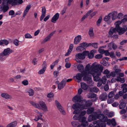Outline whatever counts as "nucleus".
Returning <instances> with one entry per match:
<instances>
[{
    "instance_id": "obj_1",
    "label": "nucleus",
    "mask_w": 127,
    "mask_h": 127,
    "mask_svg": "<svg viewBox=\"0 0 127 127\" xmlns=\"http://www.w3.org/2000/svg\"><path fill=\"white\" fill-rule=\"evenodd\" d=\"M103 68L101 65L95 62L91 66L89 64H87L85 67V70L88 74L92 75L95 81H97L99 80V76L102 72Z\"/></svg>"
},
{
    "instance_id": "obj_2",
    "label": "nucleus",
    "mask_w": 127,
    "mask_h": 127,
    "mask_svg": "<svg viewBox=\"0 0 127 127\" xmlns=\"http://www.w3.org/2000/svg\"><path fill=\"white\" fill-rule=\"evenodd\" d=\"M86 112H73V114L75 115L73 117L74 120H79V121L81 122V125L79 124V122L77 121H73L71 124L73 127H86L88 125V123L86 121V118L81 117L85 115Z\"/></svg>"
},
{
    "instance_id": "obj_3",
    "label": "nucleus",
    "mask_w": 127,
    "mask_h": 127,
    "mask_svg": "<svg viewBox=\"0 0 127 127\" xmlns=\"http://www.w3.org/2000/svg\"><path fill=\"white\" fill-rule=\"evenodd\" d=\"M107 117V120L106 121H104L102 118L100 120H98L93 122L94 125L90 124L88 127H105L106 124L105 122H107V123L109 125L111 124L113 126H115L116 125V123L115 119L113 118L111 120H108Z\"/></svg>"
},
{
    "instance_id": "obj_4",
    "label": "nucleus",
    "mask_w": 127,
    "mask_h": 127,
    "mask_svg": "<svg viewBox=\"0 0 127 127\" xmlns=\"http://www.w3.org/2000/svg\"><path fill=\"white\" fill-rule=\"evenodd\" d=\"M87 113L88 114H92L89 116L88 118V121L91 122L92 121L96 120L97 119H99V120L101 118L103 119L104 121H106L107 120V117L104 116V115L102 114H101L100 112H87Z\"/></svg>"
},
{
    "instance_id": "obj_5",
    "label": "nucleus",
    "mask_w": 127,
    "mask_h": 127,
    "mask_svg": "<svg viewBox=\"0 0 127 127\" xmlns=\"http://www.w3.org/2000/svg\"><path fill=\"white\" fill-rule=\"evenodd\" d=\"M83 74L84 76L83 80L85 81H87L90 86H93L94 83L92 79L91 76L85 72L83 73Z\"/></svg>"
},
{
    "instance_id": "obj_6",
    "label": "nucleus",
    "mask_w": 127,
    "mask_h": 127,
    "mask_svg": "<svg viewBox=\"0 0 127 127\" xmlns=\"http://www.w3.org/2000/svg\"><path fill=\"white\" fill-rule=\"evenodd\" d=\"M82 104L83 105V109H87L89 106L91 105L92 103L91 100H89L86 101L85 99L83 100L82 101Z\"/></svg>"
},
{
    "instance_id": "obj_7",
    "label": "nucleus",
    "mask_w": 127,
    "mask_h": 127,
    "mask_svg": "<svg viewBox=\"0 0 127 127\" xmlns=\"http://www.w3.org/2000/svg\"><path fill=\"white\" fill-rule=\"evenodd\" d=\"M83 105L82 104L80 103H76L74 104L72 106V108L75 110H83V109L82 108Z\"/></svg>"
},
{
    "instance_id": "obj_8",
    "label": "nucleus",
    "mask_w": 127,
    "mask_h": 127,
    "mask_svg": "<svg viewBox=\"0 0 127 127\" xmlns=\"http://www.w3.org/2000/svg\"><path fill=\"white\" fill-rule=\"evenodd\" d=\"M88 52L86 51L82 53H78L75 55L76 58L77 59H83L85 58L86 54L88 53Z\"/></svg>"
},
{
    "instance_id": "obj_9",
    "label": "nucleus",
    "mask_w": 127,
    "mask_h": 127,
    "mask_svg": "<svg viewBox=\"0 0 127 127\" xmlns=\"http://www.w3.org/2000/svg\"><path fill=\"white\" fill-rule=\"evenodd\" d=\"M82 98L81 95H77L73 97L72 100L75 102H81L80 103L82 104Z\"/></svg>"
},
{
    "instance_id": "obj_10",
    "label": "nucleus",
    "mask_w": 127,
    "mask_h": 127,
    "mask_svg": "<svg viewBox=\"0 0 127 127\" xmlns=\"http://www.w3.org/2000/svg\"><path fill=\"white\" fill-rule=\"evenodd\" d=\"M1 96L3 98L6 99L11 100L12 99V96L6 93H2Z\"/></svg>"
},
{
    "instance_id": "obj_11",
    "label": "nucleus",
    "mask_w": 127,
    "mask_h": 127,
    "mask_svg": "<svg viewBox=\"0 0 127 127\" xmlns=\"http://www.w3.org/2000/svg\"><path fill=\"white\" fill-rule=\"evenodd\" d=\"M84 72L88 73V72L86 71L85 69V71L83 72L82 74L80 73L77 74L75 76H74V78H75L76 79H77L78 80V82H79L81 80L83 76V77H84L83 73Z\"/></svg>"
},
{
    "instance_id": "obj_12",
    "label": "nucleus",
    "mask_w": 127,
    "mask_h": 127,
    "mask_svg": "<svg viewBox=\"0 0 127 127\" xmlns=\"http://www.w3.org/2000/svg\"><path fill=\"white\" fill-rule=\"evenodd\" d=\"M117 12L116 11H112L109 13L112 20L114 21L117 19Z\"/></svg>"
},
{
    "instance_id": "obj_13",
    "label": "nucleus",
    "mask_w": 127,
    "mask_h": 127,
    "mask_svg": "<svg viewBox=\"0 0 127 127\" xmlns=\"http://www.w3.org/2000/svg\"><path fill=\"white\" fill-rule=\"evenodd\" d=\"M12 52V51L9 48L5 49L1 53L6 56H8L9 54Z\"/></svg>"
},
{
    "instance_id": "obj_14",
    "label": "nucleus",
    "mask_w": 127,
    "mask_h": 127,
    "mask_svg": "<svg viewBox=\"0 0 127 127\" xmlns=\"http://www.w3.org/2000/svg\"><path fill=\"white\" fill-rule=\"evenodd\" d=\"M107 94L106 92H104L100 95L99 98L101 101H105L107 99Z\"/></svg>"
},
{
    "instance_id": "obj_15",
    "label": "nucleus",
    "mask_w": 127,
    "mask_h": 127,
    "mask_svg": "<svg viewBox=\"0 0 127 127\" xmlns=\"http://www.w3.org/2000/svg\"><path fill=\"white\" fill-rule=\"evenodd\" d=\"M41 15L40 17V20L41 21L45 17L46 14V8L44 6L42 7Z\"/></svg>"
},
{
    "instance_id": "obj_16",
    "label": "nucleus",
    "mask_w": 127,
    "mask_h": 127,
    "mask_svg": "<svg viewBox=\"0 0 127 127\" xmlns=\"http://www.w3.org/2000/svg\"><path fill=\"white\" fill-rule=\"evenodd\" d=\"M55 31L51 33L48 35L42 41V43H44L48 41H49L51 37L53 35Z\"/></svg>"
},
{
    "instance_id": "obj_17",
    "label": "nucleus",
    "mask_w": 127,
    "mask_h": 127,
    "mask_svg": "<svg viewBox=\"0 0 127 127\" xmlns=\"http://www.w3.org/2000/svg\"><path fill=\"white\" fill-rule=\"evenodd\" d=\"M55 104L59 110L60 111H64V110L59 102L57 100L55 101Z\"/></svg>"
},
{
    "instance_id": "obj_18",
    "label": "nucleus",
    "mask_w": 127,
    "mask_h": 127,
    "mask_svg": "<svg viewBox=\"0 0 127 127\" xmlns=\"http://www.w3.org/2000/svg\"><path fill=\"white\" fill-rule=\"evenodd\" d=\"M117 32H118L119 35H121L124 33L127 30L126 29L122 28L120 27L116 28Z\"/></svg>"
},
{
    "instance_id": "obj_19",
    "label": "nucleus",
    "mask_w": 127,
    "mask_h": 127,
    "mask_svg": "<svg viewBox=\"0 0 127 127\" xmlns=\"http://www.w3.org/2000/svg\"><path fill=\"white\" fill-rule=\"evenodd\" d=\"M104 20L108 24H109L111 23L112 21L111 17L110 15H109V13L104 18Z\"/></svg>"
},
{
    "instance_id": "obj_20",
    "label": "nucleus",
    "mask_w": 127,
    "mask_h": 127,
    "mask_svg": "<svg viewBox=\"0 0 127 127\" xmlns=\"http://www.w3.org/2000/svg\"><path fill=\"white\" fill-rule=\"evenodd\" d=\"M93 11V9H91L88 11L83 16L81 19V21H83L85 19L87 18L88 16L90 15V14L92 13Z\"/></svg>"
},
{
    "instance_id": "obj_21",
    "label": "nucleus",
    "mask_w": 127,
    "mask_h": 127,
    "mask_svg": "<svg viewBox=\"0 0 127 127\" xmlns=\"http://www.w3.org/2000/svg\"><path fill=\"white\" fill-rule=\"evenodd\" d=\"M59 14L58 13H56L52 18L51 21L54 23H56L57 20L59 19Z\"/></svg>"
},
{
    "instance_id": "obj_22",
    "label": "nucleus",
    "mask_w": 127,
    "mask_h": 127,
    "mask_svg": "<svg viewBox=\"0 0 127 127\" xmlns=\"http://www.w3.org/2000/svg\"><path fill=\"white\" fill-rule=\"evenodd\" d=\"M5 4H11L12 5H14L17 4V2L16 0H7Z\"/></svg>"
},
{
    "instance_id": "obj_23",
    "label": "nucleus",
    "mask_w": 127,
    "mask_h": 127,
    "mask_svg": "<svg viewBox=\"0 0 127 127\" xmlns=\"http://www.w3.org/2000/svg\"><path fill=\"white\" fill-rule=\"evenodd\" d=\"M82 39L81 35H78L74 39V43L75 44H78L81 41Z\"/></svg>"
},
{
    "instance_id": "obj_24",
    "label": "nucleus",
    "mask_w": 127,
    "mask_h": 127,
    "mask_svg": "<svg viewBox=\"0 0 127 127\" xmlns=\"http://www.w3.org/2000/svg\"><path fill=\"white\" fill-rule=\"evenodd\" d=\"M86 51L88 53L86 54V55H88V57L89 59L92 58L94 56V54L96 52V50H92L90 53L88 51Z\"/></svg>"
},
{
    "instance_id": "obj_25",
    "label": "nucleus",
    "mask_w": 127,
    "mask_h": 127,
    "mask_svg": "<svg viewBox=\"0 0 127 127\" xmlns=\"http://www.w3.org/2000/svg\"><path fill=\"white\" fill-rule=\"evenodd\" d=\"M26 93H28L30 96H32L34 94V90L30 88L26 89L25 90Z\"/></svg>"
},
{
    "instance_id": "obj_26",
    "label": "nucleus",
    "mask_w": 127,
    "mask_h": 127,
    "mask_svg": "<svg viewBox=\"0 0 127 127\" xmlns=\"http://www.w3.org/2000/svg\"><path fill=\"white\" fill-rule=\"evenodd\" d=\"M43 65H44V66L42 68V69L40 70L38 72L39 74H43L46 69V67L45 65L46 64L45 62H44L43 63Z\"/></svg>"
},
{
    "instance_id": "obj_27",
    "label": "nucleus",
    "mask_w": 127,
    "mask_h": 127,
    "mask_svg": "<svg viewBox=\"0 0 127 127\" xmlns=\"http://www.w3.org/2000/svg\"><path fill=\"white\" fill-rule=\"evenodd\" d=\"M30 103L32 106L39 109H41V107L40 106L39 103H37L32 101H30Z\"/></svg>"
},
{
    "instance_id": "obj_28",
    "label": "nucleus",
    "mask_w": 127,
    "mask_h": 127,
    "mask_svg": "<svg viewBox=\"0 0 127 127\" xmlns=\"http://www.w3.org/2000/svg\"><path fill=\"white\" fill-rule=\"evenodd\" d=\"M39 103L40 106L41 107V108L44 109H47V106L45 103L43 101H41L39 102Z\"/></svg>"
},
{
    "instance_id": "obj_29",
    "label": "nucleus",
    "mask_w": 127,
    "mask_h": 127,
    "mask_svg": "<svg viewBox=\"0 0 127 127\" xmlns=\"http://www.w3.org/2000/svg\"><path fill=\"white\" fill-rule=\"evenodd\" d=\"M81 88L84 90H87L88 88V86L84 82L81 83Z\"/></svg>"
},
{
    "instance_id": "obj_30",
    "label": "nucleus",
    "mask_w": 127,
    "mask_h": 127,
    "mask_svg": "<svg viewBox=\"0 0 127 127\" xmlns=\"http://www.w3.org/2000/svg\"><path fill=\"white\" fill-rule=\"evenodd\" d=\"M127 84H124L122 85V88H123V92L124 93H126L127 92Z\"/></svg>"
},
{
    "instance_id": "obj_31",
    "label": "nucleus",
    "mask_w": 127,
    "mask_h": 127,
    "mask_svg": "<svg viewBox=\"0 0 127 127\" xmlns=\"http://www.w3.org/2000/svg\"><path fill=\"white\" fill-rule=\"evenodd\" d=\"M31 7L30 5H28L27 6L26 9L24 11L23 15V17H25L26 16Z\"/></svg>"
},
{
    "instance_id": "obj_32",
    "label": "nucleus",
    "mask_w": 127,
    "mask_h": 127,
    "mask_svg": "<svg viewBox=\"0 0 127 127\" xmlns=\"http://www.w3.org/2000/svg\"><path fill=\"white\" fill-rule=\"evenodd\" d=\"M87 97L89 98H95L96 97V95L94 93H90L87 95Z\"/></svg>"
},
{
    "instance_id": "obj_33",
    "label": "nucleus",
    "mask_w": 127,
    "mask_h": 127,
    "mask_svg": "<svg viewBox=\"0 0 127 127\" xmlns=\"http://www.w3.org/2000/svg\"><path fill=\"white\" fill-rule=\"evenodd\" d=\"M126 103L124 101H123L121 102L119 105V108L120 109H124L126 106Z\"/></svg>"
},
{
    "instance_id": "obj_34",
    "label": "nucleus",
    "mask_w": 127,
    "mask_h": 127,
    "mask_svg": "<svg viewBox=\"0 0 127 127\" xmlns=\"http://www.w3.org/2000/svg\"><path fill=\"white\" fill-rule=\"evenodd\" d=\"M3 5V12H6L8 9L9 7L8 5L7 4H2Z\"/></svg>"
},
{
    "instance_id": "obj_35",
    "label": "nucleus",
    "mask_w": 127,
    "mask_h": 127,
    "mask_svg": "<svg viewBox=\"0 0 127 127\" xmlns=\"http://www.w3.org/2000/svg\"><path fill=\"white\" fill-rule=\"evenodd\" d=\"M99 90L96 87H94L91 88L90 91L91 92H93L96 93L99 91Z\"/></svg>"
},
{
    "instance_id": "obj_36",
    "label": "nucleus",
    "mask_w": 127,
    "mask_h": 127,
    "mask_svg": "<svg viewBox=\"0 0 127 127\" xmlns=\"http://www.w3.org/2000/svg\"><path fill=\"white\" fill-rule=\"evenodd\" d=\"M117 32L116 28H115L112 27L111 28L109 33L110 35H112L114 32Z\"/></svg>"
},
{
    "instance_id": "obj_37",
    "label": "nucleus",
    "mask_w": 127,
    "mask_h": 127,
    "mask_svg": "<svg viewBox=\"0 0 127 127\" xmlns=\"http://www.w3.org/2000/svg\"><path fill=\"white\" fill-rule=\"evenodd\" d=\"M8 41L6 39H4L0 41V45L4 44L6 45L8 44Z\"/></svg>"
},
{
    "instance_id": "obj_38",
    "label": "nucleus",
    "mask_w": 127,
    "mask_h": 127,
    "mask_svg": "<svg viewBox=\"0 0 127 127\" xmlns=\"http://www.w3.org/2000/svg\"><path fill=\"white\" fill-rule=\"evenodd\" d=\"M105 112L104 113L109 118L112 117L114 115V114L112 112H110L109 113L108 112Z\"/></svg>"
},
{
    "instance_id": "obj_39",
    "label": "nucleus",
    "mask_w": 127,
    "mask_h": 127,
    "mask_svg": "<svg viewBox=\"0 0 127 127\" xmlns=\"http://www.w3.org/2000/svg\"><path fill=\"white\" fill-rule=\"evenodd\" d=\"M17 125V123L14 122L8 125L6 127H15Z\"/></svg>"
},
{
    "instance_id": "obj_40",
    "label": "nucleus",
    "mask_w": 127,
    "mask_h": 127,
    "mask_svg": "<svg viewBox=\"0 0 127 127\" xmlns=\"http://www.w3.org/2000/svg\"><path fill=\"white\" fill-rule=\"evenodd\" d=\"M78 69L80 72H82L84 70V67L82 65L79 64L77 66Z\"/></svg>"
},
{
    "instance_id": "obj_41",
    "label": "nucleus",
    "mask_w": 127,
    "mask_h": 127,
    "mask_svg": "<svg viewBox=\"0 0 127 127\" xmlns=\"http://www.w3.org/2000/svg\"><path fill=\"white\" fill-rule=\"evenodd\" d=\"M80 45L82 46L84 49L85 48L88 47L89 46V44L85 42H84L80 43Z\"/></svg>"
},
{
    "instance_id": "obj_42",
    "label": "nucleus",
    "mask_w": 127,
    "mask_h": 127,
    "mask_svg": "<svg viewBox=\"0 0 127 127\" xmlns=\"http://www.w3.org/2000/svg\"><path fill=\"white\" fill-rule=\"evenodd\" d=\"M106 47V46H102L100 47L98 49L99 52L101 54H103L104 53L105 50L103 49H101V48H104Z\"/></svg>"
},
{
    "instance_id": "obj_43",
    "label": "nucleus",
    "mask_w": 127,
    "mask_h": 127,
    "mask_svg": "<svg viewBox=\"0 0 127 127\" xmlns=\"http://www.w3.org/2000/svg\"><path fill=\"white\" fill-rule=\"evenodd\" d=\"M6 56L1 53L0 55V61L1 62L3 61L6 59Z\"/></svg>"
},
{
    "instance_id": "obj_44",
    "label": "nucleus",
    "mask_w": 127,
    "mask_h": 127,
    "mask_svg": "<svg viewBox=\"0 0 127 127\" xmlns=\"http://www.w3.org/2000/svg\"><path fill=\"white\" fill-rule=\"evenodd\" d=\"M89 33L90 36L91 37H93L94 35V33L93 32V30L92 28H91L89 31Z\"/></svg>"
},
{
    "instance_id": "obj_45",
    "label": "nucleus",
    "mask_w": 127,
    "mask_h": 127,
    "mask_svg": "<svg viewBox=\"0 0 127 127\" xmlns=\"http://www.w3.org/2000/svg\"><path fill=\"white\" fill-rule=\"evenodd\" d=\"M37 117H36L35 119L34 120L36 121H37L38 120L41 119L42 116V113L39 112H38Z\"/></svg>"
},
{
    "instance_id": "obj_46",
    "label": "nucleus",
    "mask_w": 127,
    "mask_h": 127,
    "mask_svg": "<svg viewBox=\"0 0 127 127\" xmlns=\"http://www.w3.org/2000/svg\"><path fill=\"white\" fill-rule=\"evenodd\" d=\"M102 83L103 84H105L107 81L106 77L105 76H104L102 77V79L100 80Z\"/></svg>"
},
{
    "instance_id": "obj_47",
    "label": "nucleus",
    "mask_w": 127,
    "mask_h": 127,
    "mask_svg": "<svg viewBox=\"0 0 127 127\" xmlns=\"http://www.w3.org/2000/svg\"><path fill=\"white\" fill-rule=\"evenodd\" d=\"M122 23L121 20L118 21L116 22L115 23V24L116 26L115 28H116L119 27V25L121 24Z\"/></svg>"
},
{
    "instance_id": "obj_48",
    "label": "nucleus",
    "mask_w": 127,
    "mask_h": 127,
    "mask_svg": "<svg viewBox=\"0 0 127 127\" xmlns=\"http://www.w3.org/2000/svg\"><path fill=\"white\" fill-rule=\"evenodd\" d=\"M116 79L117 81L120 82L121 83H124L125 81V79L124 78H121L120 77L117 78Z\"/></svg>"
},
{
    "instance_id": "obj_49",
    "label": "nucleus",
    "mask_w": 127,
    "mask_h": 127,
    "mask_svg": "<svg viewBox=\"0 0 127 127\" xmlns=\"http://www.w3.org/2000/svg\"><path fill=\"white\" fill-rule=\"evenodd\" d=\"M114 95V92L112 91L110 92L108 95V97L109 98H111L113 97Z\"/></svg>"
},
{
    "instance_id": "obj_50",
    "label": "nucleus",
    "mask_w": 127,
    "mask_h": 127,
    "mask_svg": "<svg viewBox=\"0 0 127 127\" xmlns=\"http://www.w3.org/2000/svg\"><path fill=\"white\" fill-rule=\"evenodd\" d=\"M84 48L81 45L77 47L76 48V50L78 52H80L83 50Z\"/></svg>"
},
{
    "instance_id": "obj_51",
    "label": "nucleus",
    "mask_w": 127,
    "mask_h": 127,
    "mask_svg": "<svg viewBox=\"0 0 127 127\" xmlns=\"http://www.w3.org/2000/svg\"><path fill=\"white\" fill-rule=\"evenodd\" d=\"M64 86H65L60 83L58 85V89L59 90H61L62 89Z\"/></svg>"
},
{
    "instance_id": "obj_52",
    "label": "nucleus",
    "mask_w": 127,
    "mask_h": 127,
    "mask_svg": "<svg viewBox=\"0 0 127 127\" xmlns=\"http://www.w3.org/2000/svg\"><path fill=\"white\" fill-rule=\"evenodd\" d=\"M121 21L123 23H124L127 21V15H125L124 16L123 19H122Z\"/></svg>"
},
{
    "instance_id": "obj_53",
    "label": "nucleus",
    "mask_w": 127,
    "mask_h": 127,
    "mask_svg": "<svg viewBox=\"0 0 127 127\" xmlns=\"http://www.w3.org/2000/svg\"><path fill=\"white\" fill-rule=\"evenodd\" d=\"M123 16V14L122 13H120L117 14V19H121L122 18Z\"/></svg>"
},
{
    "instance_id": "obj_54",
    "label": "nucleus",
    "mask_w": 127,
    "mask_h": 127,
    "mask_svg": "<svg viewBox=\"0 0 127 127\" xmlns=\"http://www.w3.org/2000/svg\"><path fill=\"white\" fill-rule=\"evenodd\" d=\"M25 37L27 38H32V36L29 33H27L25 35Z\"/></svg>"
},
{
    "instance_id": "obj_55",
    "label": "nucleus",
    "mask_w": 127,
    "mask_h": 127,
    "mask_svg": "<svg viewBox=\"0 0 127 127\" xmlns=\"http://www.w3.org/2000/svg\"><path fill=\"white\" fill-rule=\"evenodd\" d=\"M114 101V99L113 98H109L107 100V103L110 104L113 103Z\"/></svg>"
},
{
    "instance_id": "obj_56",
    "label": "nucleus",
    "mask_w": 127,
    "mask_h": 127,
    "mask_svg": "<svg viewBox=\"0 0 127 127\" xmlns=\"http://www.w3.org/2000/svg\"><path fill=\"white\" fill-rule=\"evenodd\" d=\"M22 83L23 85L25 86H27L29 84L28 81L27 80H25L23 81Z\"/></svg>"
},
{
    "instance_id": "obj_57",
    "label": "nucleus",
    "mask_w": 127,
    "mask_h": 127,
    "mask_svg": "<svg viewBox=\"0 0 127 127\" xmlns=\"http://www.w3.org/2000/svg\"><path fill=\"white\" fill-rule=\"evenodd\" d=\"M112 42H110L108 44V50L109 51L111 50L112 49Z\"/></svg>"
},
{
    "instance_id": "obj_58",
    "label": "nucleus",
    "mask_w": 127,
    "mask_h": 127,
    "mask_svg": "<svg viewBox=\"0 0 127 127\" xmlns=\"http://www.w3.org/2000/svg\"><path fill=\"white\" fill-rule=\"evenodd\" d=\"M102 64L104 66H108L109 65V64L108 62H106L105 61H103Z\"/></svg>"
},
{
    "instance_id": "obj_59",
    "label": "nucleus",
    "mask_w": 127,
    "mask_h": 127,
    "mask_svg": "<svg viewBox=\"0 0 127 127\" xmlns=\"http://www.w3.org/2000/svg\"><path fill=\"white\" fill-rule=\"evenodd\" d=\"M95 58L97 59H100L102 57V56L101 54H97L95 55Z\"/></svg>"
},
{
    "instance_id": "obj_60",
    "label": "nucleus",
    "mask_w": 127,
    "mask_h": 127,
    "mask_svg": "<svg viewBox=\"0 0 127 127\" xmlns=\"http://www.w3.org/2000/svg\"><path fill=\"white\" fill-rule=\"evenodd\" d=\"M110 53V55H109L111 58H114L115 57V55L114 52L112 51Z\"/></svg>"
},
{
    "instance_id": "obj_61",
    "label": "nucleus",
    "mask_w": 127,
    "mask_h": 127,
    "mask_svg": "<svg viewBox=\"0 0 127 127\" xmlns=\"http://www.w3.org/2000/svg\"><path fill=\"white\" fill-rule=\"evenodd\" d=\"M19 41L17 39H15L13 41V43L16 46H18L19 45Z\"/></svg>"
},
{
    "instance_id": "obj_62",
    "label": "nucleus",
    "mask_w": 127,
    "mask_h": 127,
    "mask_svg": "<svg viewBox=\"0 0 127 127\" xmlns=\"http://www.w3.org/2000/svg\"><path fill=\"white\" fill-rule=\"evenodd\" d=\"M97 13V11H95L93 12L92 13H91L90 14V15L91 17H92L94 16Z\"/></svg>"
},
{
    "instance_id": "obj_63",
    "label": "nucleus",
    "mask_w": 127,
    "mask_h": 127,
    "mask_svg": "<svg viewBox=\"0 0 127 127\" xmlns=\"http://www.w3.org/2000/svg\"><path fill=\"white\" fill-rule=\"evenodd\" d=\"M112 48L114 50L116 49L117 48V46L113 42H112Z\"/></svg>"
},
{
    "instance_id": "obj_64",
    "label": "nucleus",
    "mask_w": 127,
    "mask_h": 127,
    "mask_svg": "<svg viewBox=\"0 0 127 127\" xmlns=\"http://www.w3.org/2000/svg\"><path fill=\"white\" fill-rule=\"evenodd\" d=\"M54 95L52 93H50L48 94L47 95V97L49 98H51L53 97Z\"/></svg>"
}]
</instances>
